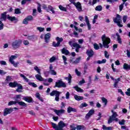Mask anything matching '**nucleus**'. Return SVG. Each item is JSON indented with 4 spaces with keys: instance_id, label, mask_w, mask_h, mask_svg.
<instances>
[{
    "instance_id": "obj_1",
    "label": "nucleus",
    "mask_w": 130,
    "mask_h": 130,
    "mask_svg": "<svg viewBox=\"0 0 130 130\" xmlns=\"http://www.w3.org/2000/svg\"><path fill=\"white\" fill-rule=\"evenodd\" d=\"M102 40L103 41V45L101 43H99L100 47L102 48L104 46L105 48H109V44L111 42L110 38L106 37V35L104 34L102 36Z\"/></svg>"
},
{
    "instance_id": "obj_2",
    "label": "nucleus",
    "mask_w": 130,
    "mask_h": 130,
    "mask_svg": "<svg viewBox=\"0 0 130 130\" xmlns=\"http://www.w3.org/2000/svg\"><path fill=\"white\" fill-rule=\"evenodd\" d=\"M9 86L11 88H16V87H17V88L16 89V92H18V93H22V92H23V91H22V90H23V86L22 84L18 83L16 81L10 82Z\"/></svg>"
},
{
    "instance_id": "obj_3",
    "label": "nucleus",
    "mask_w": 130,
    "mask_h": 130,
    "mask_svg": "<svg viewBox=\"0 0 130 130\" xmlns=\"http://www.w3.org/2000/svg\"><path fill=\"white\" fill-rule=\"evenodd\" d=\"M34 69L35 71H36L38 74H39L35 75V77L37 80H38V81H40V82H43L44 80L42 76H41V72L40 69H39L38 66H35Z\"/></svg>"
},
{
    "instance_id": "obj_4",
    "label": "nucleus",
    "mask_w": 130,
    "mask_h": 130,
    "mask_svg": "<svg viewBox=\"0 0 130 130\" xmlns=\"http://www.w3.org/2000/svg\"><path fill=\"white\" fill-rule=\"evenodd\" d=\"M19 104L20 106H23V107H27V104L24 102H19V101H11L8 104V106H12V105H15L16 104Z\"/></svg>"
},
{
    "instance_id": "obj_5",
    "label": "nucleus",
    "mask_w": 130,
    "mask_h": 130,
    "mask_svg": "<svg viewBox=\"0 0 130 130\" xmlns=\"http://www.w3.org/2000/svg\"><path fill=\"white\" fill-rule=\"evenodd\" d=\"M21 44H22V40L19 39L15 40L12 43V47L13 49H18L21 46Z\"/></svg>"
},
{
    "instance_id": "obj_6",
    "label": "nucleus",
    "mask_w": 130,
    "mask_h": 130,
    "mask_svg": "<svg viewBox=\"0 0 130 130\" xmlns=\"http://www.w3.org/2000/svg\"><path fill=\"white\" fill-rule=\"evenodd\" d=\"M56 40L57 41V43L55 42H53L52 46H53V47H59V46H61L60 45V43L63 41V39L62 38L57 37L56 38Z\"/></svg>"
},
{
    "instance_id": "obj_7",
    "label": "nucleus",
    "mask_w": 130,
    "mask_h": 130,
    "mask_svg": "<svg viewBox=\"0 0 130 130\" xmlns=\"http://www.w3.org/2000/svg\"><path fill=\"white\" fill-rule=\"evenodd\" d=\"M121 16L119 15V14L116 15V18L113 19V21L117 24V26L118 27H123V25L121 24L120 21H121Z\"/></svg>"
},
{
    "instance_id": "obj_8",
    "label": "nucleus",
    "mask_w": 130,
    "mask_h": 130,
    "mask_svg": "<svg viewBox=\"0 0 130 130\" xmlns=\"http://www.w3.org/2000/svg\"><path fill=\"white\" fill-rule=\"evenodd\" d=\"M60 92L57 90H53L51 93H50V96H54L55 95V101L58 102L59 101V96L60 95Z\"/></svg>"
},
{
    "instance_id": "obj_9",
    "label": "nucleus",
    "mask_w": 130,
    "mask_h": 130,
    "mask_svg": "<svg viewBox=\"0 0 130 130\" xmlns=\"http://www.w3.org/2000/svg\"><path fill=\"white\" fill-rule=\"evenodd\" d=\"M69 1V2H70V3H71V4L74 5L78 12H82V5H81V3L80 2H78L77 3H76V2H75V0Z\"/></svg>"
},
{
    "instance_id": "obj_10",
    "label": "nucleus",
    "mask_w": 130,
    "mask_h": 130,
    "mask_svg": "<svg viewBox=\"0 0 130 130\" xmlns=\"http://www.w3.org/2000/svg\"><path fill=\"white\" fill-rule=\"evenodd\" d=\"M55 87L57 88H66L67 85L61 80H60L55 82Z\"/></svg>"
},
{
    "instance_id": "obj_11",
    "label": "nucleus",
    "mask_w": 130,
    "mask_h": 130,
    "mask_svg": "<svg viewBox=\"0 0 130 130\" xmlns=\"http://www.w3.org/2000/svg\"><path fill=\"white\" fill-rule=\"evenodd\" d=\"M32 20L33 16H32V15H28L23 19L22 23L24 24V25H28V22H29V21H32Z\"/></svg>"
},
{
    "instance_id": "obj_12",
    "label": "nucleus",
    "mask_w": 130,
    "mask_h": 130,
    "mask_svg": "<svg viewBox=\"0 0 130 130\" xmlns=\"http://www.w3.org/2000/svg\"><path fill=\"white\" fill-rule=\"evenodd\" d=\"M12 112H13V109L9 108H6L4 109V112L3 115L4 116H7V115H8V114H10V113H12Z\"/></svg>"
},
{
    "instance_id": "obj_13",
    "label": "nucleus",
    "mask_w": 130,
    "mask_h": 130,
    "mask_svg": "<svg viewBox=\"0 0 130 130\" xmlns=\"http://www.w3.org/2000/svg\"><path fill=\"white\" fill-rule=\"evenodd\" d=\"M95 113V110L94 109H91L89 111L88 113L86 115L85 118L86 119H89L91 115H93Z\"/></svg>"
},
{
    "instance_id": "obj_14",
    "label": "nucleus",
    "mask_w": 130,
    "mask_h": 130,
    "mask_svg": "<svg viewBox=\"0 0 130 130\" xmlns=\"http://www.w3.org/2000/svg\"><path fill=\"white\" fill-rule=\"evenodd\" d=\"M51 37V35L50 33L48 32L45 35L44 40L45 43H48L50 40V38Z\"/></svg>"
},
{
    "instance_id": "obj_15",
    "label": "nucleus",
    "mask_w": 130,
    "mask_h": 130,
    "mask_svg": "<svg viewBox=\"0 0 130 130\" xmlns=\"http://www.w3.org/2000/svg\"><path fill=\"white\" fill-rule=\"evenodd\" d=\"M23 100L26 101L28 103H33V99L30 96H25L22 98Z\"/></svg>"
},
{
    "instance_id": "obj_16",
    "label": "nucleus",
    "mask_w": 130,
    "mask_h": 130,
    "mask_svg": "<svg viewBox=\"0 0 130 130\" xmlns=\"http://www.w3.org/2000/svg\"><path fill=\"white\" fill-rule=\"evenodd\" d=\"M54 112H55L56 113V114H57V115L59 116V114H63V113H64L66 112V110H64L63 109H60V110L54 109Z\"/></svg>"
},
{
    "instance_id": "obj_17",
    "label": "nucleus",
    "mask_w": 130,
    "mask_h": 130,
    "mask_svg": "<svg viewBox=\"0 0 130 130\" xmlns=\"http://www.w3.org/2000/svg\"><path fill=\"white\" fill-rule=\"evenodd\" d=\"M86 53L88 56H90V57H93L94 54V51H93L92 49L87 50Z\"/></svg>"
},
{
    "instance_id": "obj_18",
    "label": "nucleus",
    "mask_w": 130,
    "mask_h": 130,
    "mask_svg": "<svg viewBox=\"0 0 130 130\" xmlns=\"http://www.w3.org/2000/svg\"><path fill=\"white\" fill-rule=\"evenodd\" d=\"M73 47H75V51L79 52L80 51V48H82V46L77 43H74L73 44Z\"/></svg>"
},
{
    "instance_id": "obj_19",
    "label": "nucleus",
    "mask_w": 130,
    "mask_h": 130,
    "mask_svg": "<svg viewBox=\"0 0 130 130\" xmlns=\"http://www.w3.org/2000/svg\"><path fill=\"white\" fill-rule=\"evenodd\" d=\"M7 14H8L7 12H4L3 13L1 14V19L3 20V21H7V19H8Z\"/></svg>"
},
{
    "instance_id": "obj_20",
    "label": "nucleus",
    "mask_w": 130,
    "mask_h": 130,
    "mask_svg": "<svg viewBox=\"0 0 130 130\" xmlns=\"http://www.w3.org/2000/svg\"><path fill=\"white\" fill-rule=\"evenodd\" d=\"M67 112L68 113H71V112H77V109L69 106L67 109Z\"/></svg>"
},
{
    "instance_id": "obj_21",
    "label": "nucleus",
    "mask_w": 130,
    "mask_h": 130,
    "mask_svg": "<svg viewBox=\"0 0 130 130\" xmlns=\"http://www.w3.org/2000/svg\"><path fill=\"white\" fill-rule=\"evenodd\" d=\"M116 36H117V41L118 42V43H119V44H122V41L121 40V38L118 32L116 33Z\"/></svg>"
},
{
    "instance_id": "obj_22",
    "label": "nucleus",
    "mask_w": 130,
    "mask_h": 130,
    "mask_svg": "<svg viewBox=\"0 0 130 130\" xmlns=\"http://www.w3.org/2000/svg\"><path fill=\"white\" fill-rule=\"evenodd\" d=\"M73 88L74 89H75L76 91H77V92H78L79 93H83L84 92V90L79 87L78 85L74 86Z\"/></svg>"
},
{
    "instance_id": "obj_23",
    "label": "nucleus",
    "mask_w": 130,
    "mask_h": 130,
    "mask_svg": "<svg viewBox=\"0 0 130 130\" xmlns=\"http://www.w3.org/2000/svg\"><path fill=\"white\" fill-rule=\"evenodd\" d=\"M76 129L77 130H86L87 129V127H86L84 125H78L76 126Z\"/></svg>"
},
{
    "instance_id": "obj_24",
    "label": "nucleus",
    "mask_w": 130,
    "mask_h": 130,
    "mask_svg": "<svg viewBox=\"0 0 130 130\" xmlns=\"http://www.w3.org/2000/svg\"><path fill=\"white\" fill-rule=\"evenodd\" d=\"M11 81H12V77L10 76H7L5 79V85L9 84Z\"/></svg>"
},
{
    "instance_id": "obj_25",
    "label": "nucleus",
    "mask_w": 130,
    "mask_h": 130,
    "mask_svg": "<svg viewBox=\"0 0 130 130\" xmlns=\"http://www.w3.org/2000/svg\"><path fill=\"white\" fill-rule=\"evenodd\" d=\"M61 52L62 54H65L66 55H69V54H70V51L66 49V48H63L61 49Z\"/></svg>"
},
{
    "instance_id": "obj_26",
    "label": "nucleus",
    "mask_w": 130,
    "mask_h": 130,
    "mask_svg": "<svg viewBox=\"0 0 130 130\" xmlns=\"http://www.w3.org/2000/svg\"><path fill=\"white\" fill-rule=\"evenodd\" d=\"M7 19L9 21H11V22H14V21H16L17 20V18H16V17L15 16H11L10 15H8L7 16Z\"/></svg>"
},
{
    "instance_id": "obj_27",
    "label": "nucleus",
    "mask_w": 130,
    "mask_h": 130,
    "mask_svg": "<svg viewBox=\"0 0 130 130\" xmlns=\"http://www.w3.org/2000/svg\"><path fill=\"white\" fill-rule=\"evenodd\" d=\"M74 99H75V100H77V101H81V100H83V99H84V97L79 96L78 95H75Z\"/></svg>"
},
{
    "instance_id": "obj_28",
    "label": "nucleus",
    "mask_w": 130,
    "mask_h": 130,
    "mask_svg": "<svg viewBox=\"0 0 130 130\" xmlns=\"http://www.w3.org/2000/svg\"><path fill=\"white\" fill-rule=\"evenodd\" d=\"M36 98H38V99H39V100H40V101H41V102H43V101H44L43 98H42L40 96V94L39 93V92H37L36 93Z\"/></svg>"
},
{
    "instance_id": "obj_29",
    "label": "nucleus",
    "mask_w": 130,
    "mask_h": 130,
    "mask_svg": "<svg viewBox=\"0 0 130 130\" xmlns=\"http://www.w3.org/2000/svg\"><path fill=\"white\" fill-rule=\"evenodd\" d=\"M72 78H73L72 77V75H71V74H69V77H65V80H68V83L69 84H71V83H72Z\"/></svg>"
},
{
    "instance_id": "obj_30",
    "label": "nucleus",
    "mask_w": 130,
    "mask_h": 130,
    "mask_svg": "<svg viewBox=\"0 0 130 130\" xmlns=\"http://www.w3.org/2000/svg\"><path fill=\"white\" fill-rule=\"evenodd\" d=\"M48 9L51 12H52V14H55V11H54V8L51 6V5H48Z\"/></svg>"
},
{
    "instance_id": "obj_31",
    "label": "nucleus",
    "mask_w": 130,
    "mask_h": 130,
    "mask_svg": "<svg viewBox=\"0 0 130 130\" xmlns=\"http://www.w3.org/2000/svg\"><path fill=\"white\" fill-rule=\"evenodd\" d=\"M81 58H82L81 57L76 58V60L75 61H73V63H74L75 64H78V63H79V62H80V60H81Z\"/></svg>"
},
{
    "instance_id": "obj_32",
    "label": "nucleus",
    "mask_w": 130,
    "mask_h": 130,
    "mask_svg": "<svg viewBox=\"0 0 130 130\" xmlns=\"http://www.w3.org/2000/svg\"><path fill=\"white\" fill-rule=\"evenodd\" d=\"M17 56H15V55H11V56L9 58V61L10 62H14V59H15V58H16Z\"/></svg>"
},
{
    "instance_id": "obj_33",
    "label": "nucleus",
    "mask_w": 130,
    "mask_h": 130,
    "mask_svg": "<svg viewBox=\"0 0 130 130\" xmlns=\"http://www.w3.org/2000/svg\"><path fill=\"white\" fill-rule=\"evenodd\" d=\"M51 123L53 128H54L55 130H59L58 126H57L56 124H55L53 122H51Z\"/></svg>"
},
{
    "instance_id": "obj_34",
    "label": "nucleus",
    "mask_w": 130,
    "mask_h": 130,
    "mask_svg": "<svg viewBox=\"0 0 130 130\" xmlns=\"http://www.w3.org/2000/svg\"><path fill=\"white\" fill-rule=\"evenodd\" d=\"M102 9H103L102 6L99 5L95 7V11L100 12V11H102Z\"/></svg>"
},
{
    "instance_id": "obj_35",
    "label": "nucleus",
    "mask_w": 130,
    "mask_h": 130,
    "mask_svg": "<svg viewBox=\"0 0 130 130\" xmlns=\"http://www.w3.org/2000/svg\"><path fill=\"white\" fill-rule=\"evenodd\" d=\"M59 9L60 11H63V12H67V8L61 5L59 6Z\"/></svg>"
},
{
    "instance_id": "obj_36",
    "label": "nucleus",
    "mask_w": 130,
    "mask_h": 130,
    "mask_svg": "<svg viewBox=\"0 0 130 130\" xmlns=\"http://www.w3.org/2000/svg\"><path fill=\"white\" fill-rule=\"evenodd\" d=\"M62 57L63 58L64 64L65 66L68 64V62H67V60H68V58H67V57H66V56H64V55H62Z\"/></svg>"
},
{
    "instance_id": "obj_37",
    "label": "nucleus",
    "mask_w": 130,
    "mask_h": 130,
    "mask_svg": "<svg viewBox=\"0 0 130 130\" xmlns=\"http://www.w3.org/2000/svg\"><path fill=\"white\" fill-rule=\"evenodd\" d=\"M20 76L21 78H23L24 79V80H25V81H26L27 82V83H28V82H29V79H27V77H26V76H25V75H24L23 74H20Z\"/></svg>"
},
{
    "instance_id": "obj_38",
    "label": "nucleus",
    "mask_w": 130,
    "mask_h": 130,
    "mask_svg": "<svg viewBox=\"0 0 130 130\" xmlns=\"http://www.w3.org/2000/svg\"><path fill=\"white\" fill-rule=\"evenodd\" d=\"M15 14L16 15H19V14H21V10H20V9L16 8L15 9Z\"/></svg>"
},
{
    "instance_id": "obj_39",
    "label": "nucleus",
    "mask_w": 130,
    "mask_h": 130,
    "mask_svg": "<svg viewBox=\"0 0 130 130\" xmlns=\"http://www.w3.org/2000/svg\"><path fill=\"white\" fill-rule=\"evenodd\" d=\"M113 120H114V118H112V117L110 116L109 119L108 121V124H110V123H112Z\"/></svg>"
},
{
    "instance_id": "obj_40",
    "label": "nucleus",
    "mask_w": 130,
    "mask_h": 130,
    "mask_svg": "<svg viewBox=\"0 0 130 130\" xmlns=\"http://www.w3.org/2000/svg\"><path fill=\"white\" fill-rule=\"evenodd\" d=\"M102 101L103 103H105V105H107V99H105V98H102Z\"/></svg>"
},
{
    "instance_id": "obj_41",
    "label": "nucleus",
    "mask_w": 130,
    "mask_h": 130,
    "mask_svg": "<svg viewBox=\"0 0 130 130\" xmlns=\"http://www.w3.org/2000/svg\"><path fill=\"white\" fill-rule=\"evenodd\" d=\"M112 112L113 114L112 115V116H111V117L113 118H115L116 116H117V113H116V112H114L113 110H112Z\"/></svg>"
},
{
    "instance_id": "obj_42",
    "label": "nucleus",
    "mask_w": 130,
    "mask_h": 130,
    "mask_svg": "<svg viewBox=\"0 0 130 130\" xmlns=\"http://www.w3.org/2000/svg\"><path fill=\"white\" fill-rule=\"evenodd\" d=\"M88 106V104H87L86 103H82L80 106V108H83L84 107H87Z\"/></svg>"
},
{
    "instance_id": "obj_43",
    "label": "nucleus",
    "mask_w": 130,
    "mask_h": 130,
    "mask_svg": "<svg viewBox=\"0 0 130 130\" xmlns=\"http://www.w3.org/2000/svg\"><path fill=\"white\" fill-rule=\"evenodd\" d=\"M21 96H22L21 94H17L15 96V101H19V99H21Z\"/></svg>"
},
{
    "instance_id": "obj_44",
    "label": "nucleus",
    "mask_w": 130,
    "mask_h": 130,
    "mask_svg": "<svg viewBox=\"0 0 130 130\" xmlns=\"http://www.w3.org/2000/svg\"><path fill=\"white\" fill-rule=\"evenodd\" d=\"M93 47L95 50H98L99 49V45L97 44V43L94 44Z\"/></svg>"
},
{
    "instance_id": "obj_45",
    "label": "nucleus",
    "mask_w": 130,
    "mask_h": 130,
    "mask_svg": "<svg viewBox=\"0 0 130 130\" xmlns=\"http://www.w3.org/2000/svg\"><path fill=\"white\" fill-rule=\"evenodd\" d=\"M70 127L71 128L70 130H76V129L77 128L76 127H75V124H73L72 125H70Z\"/></svg>"
},
{
    "instance_id": "obj_46",
    "label": "nucleus",
    "mask_w": 130,
    "mask_h": 130,
    "mask_svg": "<svg viewBox=\"0 0 130 130\" xmlns=\"http://www.w3.org/2000/svg\"><path fill=\"white\" fill-rule=\"evenodd\" d=\"M37 30H38L39 32H43L44 31V27H38Z\"/></svg>"
},
{
    "instance_id": "obj_47",
    "label": "nucleus",
    "mask_w": 130,
    "mask_h": 130,
    "mask_svg": "<svg viewBox=\"0 0 130 130\" xmlns=\"http://www.w3.org/2000/svg\"><path fill=\"white\" fill-rule=\"evenodd\" d=\"M124 4H123V3H122L121 5H119V9L120 12H121V11H122V10H123V6H124Z\"/></svg>"
},
{
    "instance_id": "obj_48",
    "label": "nucleus",
    "mask_w": 130,
    "mask_h": 130,
    "mask_svg": "<svg viewBox=\"0 0 130 130\" xmlns=\"http://www.w3.org/2000/svg\"><path fill=\"white\" fill-rule=\"evenodd\" d=\"M86 83V81H85V79H82L81 80H80L79 82V85H83V84H85Z\"/></svg>"
},
{
    "instance_id": "obj_49",
    "label": "nucleus",
    "mask_w": 130,
    "mask_h": 130,
    "mask_svg": "<svg viewBox=\"0 0 130 130\" xmlns=\"http://www.w3.org/2000/svg\"><path fill=\"white\" fill-rule=\"evenodd\" d=\"M75 73L78 77H81V72H80L78 69L75 70Z\"/></svg>"
},
{
    "instance_id": "obj_50",
    "label": "nucleus",
    "mask_w": 130,
    "mask_h": 130,
    "mask_svg": "<svg viewBox=\"0 0 130 130\" xmlns=\"http://www.w3.org/2000/svg\"><path fill=\"white\" fill-rule=\"evenodd\" d=\"M124 122H125V120H124V119H122L121 121H119V124L120 125H124Z\"/></svg>"
},
{
    "instance_id": "obj_51",
    "label": "nucleus",
    "mask_w": 130,
    "mask_h": 130,
    "mask_svg": "<svg viewBox=\"0 0 130 130\" xmlns=\"http://www.w3.org/2000/svg\"><path fill=\"white\" fill-rule=\"evenodd\" d=\"M117 47H118V45L117 44H115L113 45V51H114V50H115V49H116V48H117Z\"/></svg>"
},
{
    "instance_id": "obj_52",
    "label": "nucleus",
    "mask_w": 130,
    "mask_h": 130,
    "mask_svg": "<svg viewBox=\"0 0 130 130\" xmlns=\"http://www.w3.org/2000/svg\"><path fill=\"white\" fill-rule=\"evenodd\" d=\"M97 3H100V0H92V6L96 5Z\"/></svg>"
},
{
    "instance_id": "obj_53",
    "label": "nucleus",
    "mask_w": 130,
    "mask_h": 130,
    "mask_svg": "<svg viewBox=\"0 0 130 130\" xmlns=\"http://www.w3.org/2000/svg\"><path fill=\"white\" fill-rule=\"evenodd\" d=\"M55 59H56L55 57L53 56L51 58H50L49 61H50V62H53V61H54V60H55Z\"/></svg>"
},
{
    "instance_id": "obj_54",
    "label": "nucleus",
    "mask_w": 130,
    "mask_h": 130,
    "mask_svg": "<svg viewBox=\"0 0 130 130\" xmlns=\"http://www.w3.org/2000/svg\"><path fill=\"white\" fill-rule=\"evenodd\" d=\"M126 20H127V16L124 15L123 17V23H125V22H126Z\"/></svg>"
},
{
    "instance_id": "obj_55",
    "label": "nucleus",
    "mask_w": 130,
    "mask_h": 130,
    "mask_svg": "<svg viewBox=\"0 0 130 130\" xmlns=\"http://www.w3.org/2000/svg\"><path fill=\"white\" fill-rule=\"evenodd\" d=\"M27 2H31V0H22L21 1V5H25Z\"/></svg>"
},
{
    "instance_id": "obj_56",
    "label": "nucleus",
    "mask_w": 130,
    "mask_h": 130,
    "mask_svg": "<svg viewBox=\"0 0 130 130\" xmlns=\"http://www.w3.org/2000/svg\"><path fill=\"white\" fill-rule=\"evenodd\" d=\"M105 56L106 58H109V55H108L107 51H105Z\"/></svg>"
},
{
    "instance_id": "obj_57",
    "label": "nucleus",
    "mask_w": 130,
    "mask_h": 130,
    "mask_svg": "<svg viewBox=\"0 0 130 130\" xmlns=\"http://www.w3.org/2000/svg\"><path fill=\"white\" fill-rule=\"evenodd\" d=\"M7 74V72H5L4 70H0V75L1 76H4V75H6Z\"/></svg>"
},
{
    "instance_id": "obj_58",
    "label": "nucleus",
    "mask_w": 130,
    "mask_h": 130,
    "mask_svg": "<svg viewBox=\"0 0 130 130\" xmlns=\"http://www.w3.org/2000/svg\"><path fill=\"white\" fill-rule=\"evenodd\" d=\"M0 64H2V66H7V62L5 61L2 60L0 61Z\"/></svg>"
},
{
    "instance_id": "obj_59",
    "label": "nucleus",
    "mask_w": 130,
    "mask_h": 130,
    "mask_svg": "<svg viewBox=\"0 0 130 130\" xmlns=\"http://www.w3.org/2000/svg\"><path fill=\"white\" fill-rule=\"evenodd\" d=\"M127 91L125 92L126 95H127V96H130V88H128Z\"/></svg>"
},
{
    "instance_id": "obj_60",
    "label": "nucleus",
    "mask_w": 130,
    "mask_h": 130,
    "mask_svg": "<svg viewBox=\"0 0 130 130\" xmlns=\"http://www.w3.org/2000/svg\"><path fill=\"white\" fill-rule=\"evenodd\" d=\"M50 73L51 75H53V76H55L56 75V72L54 70H51Z\"/></svg>"
},
{
    "instance_id": "obj_61",
    "label": "nucleus",
    "mask_w": 130,
    "mask_h": 130,
    "mask_svg": "<svg viewBox=\"0 0 130 130\" xmlns=\"http://www.w3.org/2000/svg\"><path fill=\"white\" fill-rule=\"evenodd\" d=\"M29 41L27 40H24L23 41V44L24 45H29Z\"/></svg>"
},
{
    "instance_id": "obj_62",
    "label": "nucleus",
    "mask_w": 130,
    "mask_h": 130,
    "mask_svg": "<svg viewBox=\"0 0 130 130\" xmlns=\"http://www.w3.org/2000/svg\"><path fill=\"white\" fill-rule=\"evenodd\" d=\"M42 8L43 10H47V11L48 12V9H47V6H46V5L45 4L43 5Z\"/></svg>"
},
{
    "instance_id": "obj_63",
    "label": "nucleus",
    "mask_w": 130,
    "mask_h": 130,
    "mask_svg": "<svg viewBox=\"0 0 130 130\" xmlns=\"http://www.w3.org/2000/svg\"><path fill=\"white\" fill-rule=\"evenodd\" d=\"M66 99H70V92L69 91L66 93Z\"/></svg>"
},
{
    "instance_id": "obj_64",
    "label": "nucleus",
    "mask_w": 130,
    "mask_h": 130,
    "mask_svg": "<svg viewBox=\"0 0 130 130\" xmlns=\"http://www.w3.org/2000/svg\"><path fill=\"white\" fill-rule=\"evenodd\" d=\"M27 39L28 40H34V37L33 36H28Z\"/></svg>"
}]
</instances>
